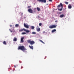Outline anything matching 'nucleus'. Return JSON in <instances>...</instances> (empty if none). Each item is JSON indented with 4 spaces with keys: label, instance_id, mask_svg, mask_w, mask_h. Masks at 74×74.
<instances>
[{
    "label": "nucleus",
    "instance_id": "obj_1",
    "mask_svg": "<svg viewBox=\"0 0 74 74\" xmlns=\"http://www.w3.org/2000/svg\"><path fill=\"white\" fill-rule=\"evenodd\" d=\"M20 49L22 50L24 52L26 51L27 50L24 46H20L18 48V49L19 50Z\"/></svg>",
    "mask_w": 74,
    "mask_h": 74
},
{
    "label": "nucleus",
    "instance_id": "obj_2",
    "mask_svg": "<svg viewBox=\"0 0 74 74\" xmlns=\"http://www.w3.org/2000/svg\"><path fill=\"white\" fill-rule=\"evenodd\" d=\"M60 6H61V9L58 8V10H60V11H62L63 8V5L62 3H60V4L59 5H58V6H57V7H58V8H59Z\"/></svg>",
    "mask_w": 74,
    "mask_h": 74
},
{
    "label": "nucleus",
    "instance_id": "obj_3",
    "mask_svg": "<svg viewBox=\"0 0 74 74\" xmlns=\"http://www.w3.org/2000/svg\"><path fill=\"white\" fill-rule=\"evenodd\" d=\"M27 41L28 43H30V44L32 45H34V44L35 43L34 41V40H32L31 41L30 40H27Z\"/></svg>",
    "mask_w": 74,
    "mask_h": 74
},
{
    "label": "nucleus",
    "instance_id": "obj_4",
    "mask_svg": "<svg viewBox=\"0 0 74 74\" xmlns=\"http://www.w3.org/2000/svg\"><path fill=\"white\" fill-rule=\"evenodd\" d=\"M57 26V25H50L49 26V28H56Z\"/></svg>",
    "mask_w": 74,
    "mask_h": 74
},
{
    "label": "nucleus",
    "instance_id": "obj_5",
    "mask_svg": "<svg viewBox=\"0 0 74 74\" xmlns=\"http://www.w3.org/2000/svg\"><path fill=\"white\" fill-rule=\"evenodd\" d=\"M37 1L38 2H43V3H46L47 2L46 0H37Z\"/></svg>",
    "mask_w": 74,
    "mask_h": 74
},
{
    "label": "nucleus",
    "instance_id": "obj_6",
    "mask_svg": "<svg viewBox=\"0 0 74 74\" xmlns=\"http://www.w3.org/2000/svg\"><path fill=\"white\" fill-rule=\"evenodd\" d=\"M24 25L25 27L27 28H29V25L28 24H26L25 23H24Z\"/></svg>",
    "mask_w": 74,
    "mask_h": 74
},
{
    "label": "nucleus",
    "instance_id": "obj_7",
    "mask_svg": "<svg viewBox=\"0 0 74 74\" xmlns=\"http://www.w3.org/2000/svg\"><path fill=\"white\" fill-rule=\"evenodd\" d=\"M28 12L30 13H33V11L32 9H29L28 10Z\"/></svg>",
    "mask_w": 74,
    "mask_h": 74
},
{
    "label": "nucleus",
    "instance_id": "obj_8",
    "mask_svg": "<svg viewBox=\"0 0 74 74\" xmlns=\"http://www.w3.org/2000/svg\"><path fill=\"white\" fill-rule=\"evenodd\" d=\"M24 37H22L21 38V42H24V40L23 39H24Z\"/></svg>",
    "mask_w": 74,
    "mask_h": 74
},
{
    "label": "nucleus",
    "instance_id": "obj_9",
    "mask_svg": "<svg viewBox=\"0 0 74 74\" xmlns=\"http://www.w3.org/2000/svg\"><path fill=\"white\" fill-rule=\"evenodd\" d=\"M29 47L30 48V49H32V50H33L34 46H30V45H29Z\"/></svg>",
    "mask_w": 74,
    "mask_h": 74
},
{
    "label": "nucleus",
    "instance_id": "obj_10",
    "mask_svg": "<svg viewBox=\"0 0 74 74\" xmlns=\"http://www.w3.org/2000/svg\"><path fill=\"white\" fill-rule=\"evenodd\" d=\"M72 8V6L70 4H69V5H68V8L69 9H71Z\"/></svg>",
    "mask_w": 74,
    "mask_h": 74
},
{
    "label": "nucleus",
    "instance_id": "obj_11",
    "mask_svg": "<svg viewBox=\"0 0 74 74\" xmlns=\"http://www.w3.org/2000/svg\"><path fill=\"white\" fill-rule=\"evenodd\" d=\"M25 28H23V29H20L19 30V32H22V31H25Z\"/></svg>",
    "mask_w": 74,
    "mask_h": 74
},
{
    "label": "nucleus",
    "instance_id": "obj_12",
    "mask_svg": "<svg viewBox=\"0 0 74 74\" xmlns=\"http://www.w3.org/2000/svg\"><path fill=\"white\" fill-rule=\"evenodd\" d=\"M38 27L39 28H36V30L38 31V32H39L40 31V28H39V27L38 26Z\"/></svg>",
    "mask_w": 74,
    "mask_h": 74
},
{
    "label": "nucleus",
    "instance_id": "obj_13",
    "mask_svg": "<svg viewBox=\"0 0 74 74\" xmlns=\"http://www.w3.org/2000/svg\"><path fill=\"white\" fill-rule=\"evenodd\" d=\"M25 31H26L27 33H29V32H30V31L29 30H27L25 29Z\"/></svg>",
    "mask_w": 74,
    "mask_h": 74
},
{
    "label": "nucleus",
    "instance_id": "obj_14",
    "mask_svg": "<svg viewBox=\"0 0 74 74\" xmlns=\"http://www.w3.org/2000/svg\"><path fill=\"white\" fill-rule=\"evenodd\" d=\"M13 40L14 41H15V42H16L17 40V38H16V37H14L13 39Z\"/></svg>",
    "mask_w": 74,
    "mask_h": 74
},
{
    "label": "nucleus",
    "instance_id": "obj_15",
    "mask_svg": "<svg viewBox=\"0 0 74 74\" xmlns=\"http://www.w3.org/2000/svg\"><path fill=\"white\" fill-rule=\"evenodd\" d=\"M56 29H53V30H52V33L54 32H56Z\"/></svg>",
    "mask_w": 74,
    "mask_h": 74
},
{
    "label": "nucleus",
    "instance_id": "obj_16",
    "mask_svg": "<svg viewBox=\"0 0 74 74\" xmlns=\"http://www.w3.org/2000/svg\"><path fill=\"white\" fill-rule=\"evenodd\" d=\"M31 28L32 29H34V28H35V27H34V26H32Z\"/></svg>",
    "mask_w": 74,
    "mask_h": 74
},
{
    "label": "nucleus",
    "instance_id": "obj_17",
    "mask_svg": "<svg viewBox=\"0 0 74 74\" xmlns=\"http://www.w3.org/2000/svg\"><path fill=\"white\" fill-rule=\"evenodd\" d=\"M64 16V14H62L60 16V17L62 18V17H63Z\"/></svg>",
    "mask_w": 74,
    "mask_h": 74
},
{
    "label": "nucleus",
    "instance_id": "obj_18",
    "mask_svg": "<svg viewBox=\"0 0 74 74\" xmlns=\"http://www.w3.org/2000/svg\"><path fill=\"white\" fill-rule=\"evenodd\" d=\"M19 24H16L15 25L16 27H19Z\"/></svg>",
    "mask_w": 74,
    "mask_h": 74
},
{
    "label": "nucleus",
    "instance_id": "obj_19",
    "mask_svg": "<svg viewBox=\"0 0 74 74\" xmlns=\"http://www.w3.org/2000/svg\"><path fill=\"white\" fill-rule=\"evenodd\" d=\"M3 44L4 45H6V41H4L3 42Z\"/></svg>",
    "mask_w": 74,
    "mask_h": 74
},
{
    "label": "nucleus",
    "instance_id": "obj_20",
    "mask_svg": "<svg viewBox=\"0 0 74 74\" xmlns=\"http://www.w3.org/2000/svg\"><path fill=\"white\" fill-rule=\"evenodd\" d=\"M37 9L38 11H40V8H37Z\"/></svg>",
    "mask_w": 74,
    "mask_h": 74
},
{
    "label": "nucleus",
    "instance_id": "obj_21",
    "mask_svg": "<svg viewBox=\"0 0 74 74\" xmlns=\"http://www.w3.org/2000/svg\"><path fill=\"white\" fill-rule=\"evenodd\" d=\"M26 32H22V35H25V34H26Z\"/></svg>",
    "mask_w": 74,
    "mask_h": 74
},
{
    "label": "nucleus",
    "instance_id": "obj_22",
    "mask_svg": "<svg viewBox=\"0 0 74 74\" xmlns=\"http://www.w3.org/2000/svg\"><path fill=\"white\" fill-rule=\"evenodd\" d=\"M39 40L40 41V42H42L43 43H45L44 42H43V41H42L41 40Z\"/></svg>",
    "mask_w": 74,
    "mask_h": 74
},
{
    "label": "nucleus",
    "instance_id": "obj_23",
    "mask_svg": "<svg viewBox=\"0 0 74 74\" xmlns=\"http://www.w3.org/2000/svg\"><path fill=\"white\" fill-rule=\"evenodd\" d=\"M32 34H36V33L35 32H33Z\"/></svg>",
    "mask_w": 74,
    "mask_h": 74
},
{
    "label": "nucleus",
    "instance_id": "obj_24",
    "mask_svg": "<svg viewBox=\"0 0 74 74\" xmlns=\"http://www.w3.org/2000/svg\"><path fill=\"white\" fill-rule=\"evenodd\" d=\"M39 26H41V25H42V23H39Z\"/></svg>",
    "mask_w": 74,
    "mask_h": 74
},
{
    "label": "nucleus",
    "instance_id": "obj_25",
    "mask_svg": "<svg viewBox=\"0 0 74 74\" xmlns=\"http://www.w3.org/2000/svg\"><path fill=\"white\" fill-rule=\"evenodd\" d=\"M69 3V2H65V4L66 5H68Z\"/></svg>",
    "mask_w": 74,
    "mask_h": 74
},
{
    "label": "nucleus",
    "instance_id": "obj_26",
    "mask_svg": "<svg viewBox=\"0 0 74 74\" xmlns=\"http://www.w3.org/2000/svg\"><path fill=\"white\" fill-rule=\"evenodd\" d=\"M31 6H28L27 8H31Z\"/></svg>",
    "mask_w": 74,
    "mask_h": 74
},
{
    "label": "nucleus",
    "instance_id": "obj_27",
    "mask_svg": "<svg viewBox=\"0 0 74 74\" xmlns=\"http://www.w3.org/2000/svg\"><path fill=\"white\" fill-rule=\"evenodd\" d=\"M49 2H52V0H49Z\"/></svg>",
    "mask_w": 74,
    "mask_h": 74
},
{
    "label": "nucleus",
    "instance_id": "obj_28",
    "mask_svg": "<svg viewBox=\"0 0 74 74\" xmlns=\"http://www.w3.org/2000/svg\"><path fill=\"white\" fill-rule=\"evenodd\" d=\"M9 30H10V32H12V31H11L10 29Z\"/></svg>",
    "mask_w": 74,
    "mask_h": 74
},
{
    "label": "nucleus",
    "instance_id": "obj_29",
    "mask_svg": "<svg viewBox=\"0 0 74 74\" xmlns=\"http://www.w3.org/2000/svg\"><path fill=\"white\" fill-rule=\"evenodd\" d=\"M14 67H15V68H16V66L15 65H14Z\"/></svg>",
    "mask_w": 74,
    "mask_h": 74
},
{
    "label": "nucleus",
    "instance_id": "obj_30",
    "mask_svg": "<svg viewBox=\"0 0 74 74\" xmlns=\"http://www.w3.org/2000/svg\"><path fill=\"white\" fill-rule=\"evenodd\" d=\"M59 14H61V12H59Z\"/></svg>",
    "mask_w": 74,
    "mask_h": 74
},
{
    "label": "nucleus",
    "instance_id": "obj_31",
    "mask_svg": "<svg viewBox=\"0 0 74 74\" xmlns=\"http://www.w3.org/2000/svg\"><path fill=\"white\" fill-rule=\"evenodd\" d=\"M23 13H21L22 16V15H23Z\"/></svg>",
    "mask_w": 74,
    "mask_h": 74
},
{
    "label": "nucleus",
    "instance_id": "obj_32",
    "mask_svg": "<svg viewBox=\"0 0 74 74\" xmlns=\"http://www.w3.org/2000/svg\"><path fill=\"white\" fill-rule=\"evenodd\" d=\"M56 23H57V21H55Z\"/></svg>",
    "mask_w": 74,
    "mask_h": 74
},
{
    "label": "nucleus",
    "instance_id": "obj_33",
    "mask_svg": "<svg viewBox=\"0 0 74 74\" xmlns=\"http://www.w3.org/2000/svg\"><path fill=\"white\" fill-rule=\"evenodd\" d=\"M10 27H12V25H10Z\"/></svg>",
    "mask_w": 74,
    "mask_h": 74
},
{
    "label": "nucleus",
    "instance_id": "obj_34",
    "mask_svg": "<svg viewBox=\"0 0 74 74\" xmlns=\"http://www.w3.org/2000/svg\"><path fill=\"white\" fill-rule=\"evenodd\" d=\"M34 12H36V10H35Z\"/></svg>",
    "mask_w": 74,
    "mask_h": 74
}]
</instances>
